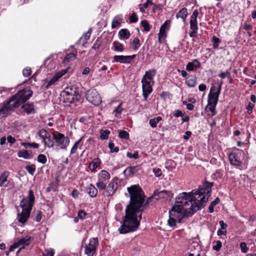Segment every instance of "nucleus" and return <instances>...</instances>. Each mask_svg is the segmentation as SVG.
<instances>
[{
    "label": "nucleus",
    "mask_w": 256,
    "mask_h": 256,
    "mask_svg": "<svg viewBox=\"0 0 256 256\" xmlns=\"http://www.w3.org/2000/svg\"><path fill=\"white\" fill-rule=\"evenodd\" d=\"M130 201L126 210L124 224L118 229L120 234H124L136 230L140 225L142 214L144 207V195L138 184L127 188Z\"/></svg>",
    "instance_id": "f257e3e1"
},
{
    "label": "nucleus",
    "mask_w": 256,
    "mask_h": 256,
    "mask_svg": "<svg viewBox=\"0 0 256 256\" xmlns=\"http://www.w3.org/2000/svg\"><path fill=\"white\" fill-rule=\"evenodd\" d=\"M208 197L201 190H194L190 193L182 192L176 198V204H180L189 216L204 208Z\"/></svg>",
    "instance_id": "f03ea898"
},
{
    "label": "nucleus",
    "mask_w": 256,
    "mask_h": 256,
    "mask_svg": "<svg viewBox=\"0 0 256 256\" xmlns=\"http://www.w3.org/2000/svg\"><path fill=\"white\" fill-rule=\"evenodd\" d=\"M34 200L32 190H29L28 197L24 198L20 202V206L22 208V212L18 215V222L24 224L27 221L30 217Z\"/></svg>",
    "instance_id": "7ed1b4c3"
},
{
    "label": "nucleus",
    "mask_w": 256,
    "mask_h": 256,
    "mask_svg": "<svg viewBox=\"0 0 256 256\" xmlns=\"http://www.w3.org/2000/svg\"><path fill=\"white\" fill-rule=\"evenodd\" d=\"M180 205V204H176H176L169 212V219L168 222V226L171 227L176 226V222H180L182 218L191 216L188 215L187 211L185 210L184 207Z\"/></svg>",
    "instance_id": "20e7f679"
},
{
    "label": "nucleus",
    "mask_w": 256,
    "mask_h": 256,
    "mask_svg": "<svg viewBox=\"0 0 256 256\" xmlns=\"http://www.w3.org/2000/svg\"><path fill=\"white\" fill-rule=\"evenodd\" d=\"M156 74V70L154 69L148 70L145 72L142 79V96L146 101L152 92V87L154 84V77Z\"/></svg>",
    "instance_id": "39448f33"
},
{
    "label": "nucleus",
    "mask_w": 256,
    "mask_h": 256,
    "mask_svg": "<svg viewBox=\"0 0 256 256\" xmlns=\"http://www.w3.org/2000/svg\"><path fill=\"white\" fill-rule=\"evenodd\" d=\"M32 91L29 88H24L18 91L10 100L14 106L17 108L28 100L32 95Z\"/></svg>",
    "instance_id": "423d86ee"
},
{
    "label": "nucleus",
    "mask_w": 256,
    "mask_h": 256,
    "mask_svg": "<svg viewBox=\"0 0 256 256\" xmlns=\"http://www.w3.org/2000/svg\"><path fill=\"white\" fill-rule=\"evenodd\" d=\"M52 138L56 145L62 149H66L70 142L69 138L58 132H54Z\"/></svg>",
    "instance_id": "0eeeda50"
},
{
    "label": "nucleus",
    "mask_w": 256,
    "mask_h": 256,
    "mask_svg": "<svg viewBox=\"0 0 256 256\" xmlns=\"http://www.w3.org/2000/svg\"><path fill=\"white\" fill-rule=\"evenodd\" d=\"M86 100L94 106H99L102 102V98L96 90H90L86 93Z\"/></svg>",
    "instance_id": "6e6552de"
},
{
    "label": "nucleus",
    "mask_w": 256,
    "mask_h": 256,
    "mask_svg": "<svg viewBox=\"0 0 256 256\" xmlns=\"http://www.w3.org/2000/svg\"><path fill=\"white\" fill-rule=\"evenodd\" d=\"M31 237L26 236L24 238L15 242L13 244L10 246V251H14L16 248L21 247V248H24L25 246H28L30 244Z\"/></svg>",
    "instance_id": "1a4fd4ad"
},
{
    "label": "nucleus",
    "mask_w": 256,
    "mask_h": 256,
    "mask_svg": "<svg viewBox=\"0 0 256 256\" xmlns=\"http://www.w3.org/2000/svg\"><path fill=\"white\" fill-rule=\"evenodd\" d=\"M16 108L9 100L6 102H4L0 108V118L6 117L11 111H13Z\"/></svg>",
    "instance_id": "9d476101"
},
{
    "label": "nucleus",
    "mask_w": 256,
    "mask_h": 256,
    "mask_svg": "<svg viewBox=\"0 0 256 256\" xmlns=\"http://www.w3.org/2000/svg\"><path fill=\"white\" fill-rule=\"evenodd\" d=\"M97 238H90L88 244L85 246V254L88 256H92L96 252V248L98 245Z\"/></svg>",
    "instance_id": "9b49d317"
},
{
    "label": "nucleus",
    "mask_w": 256,
    "mask_h": 256,
    "mask_svg": "<svg viewBox=\"0 0 256 256\" xmlns=\"http://www.w3.org/2000/svg\"><path fill=\"white\" fill-rule=\"evenodd\" d=\"M118 178H114L108 184L104 191L105 194L107 196H112L116 192L118 188Z\"/></svg>",
    "instance_id": "f8f14e48"
},
{
    "label": "nucleus",
    "mask_w": 256,
    "mask_h": 256,
    "mask_svg": "<svg viewBox=\"0 0 256 256\" xmlns=\"http://www.w3.org/2000/svg\"><path fill=\"white\" fill-rule=\"evenodd\" d=\"M172 197V194L167 190H162L154 192L152 198L156 200H160L162 202H164Z\"/></svg>",
    "instance_id": "ddd939ff"
},
{
    "label": "nucleus",
    "mask_w": 256,
    "mask_h": 256,
    "mask_svg": "<svg viewBox=\"0 0 256 256\" xmlns=\"http://www.w3.org/2000/svg\"><path fill=\"white\" fill-rule=\"evenodd\" d=\"M61 100L65 103L72 104L76 102H78L80 98V96L77 94L76 96L71 95L70 93L61 92L60 94Z\"/></svg>",
    "instance_id": "4468645a"
},
{
    "label": "nucleus",
    "mask_w": 256,
    "mask_h": 256,
    "mask_svg": "<svg viewBox=\"0 0 256 256\" xmlns=\"http://www.w3.org/2000/svg\"><path fill=\"white\" fill-rule=\"evenodd\" d=\"M136 55L132 56H114V61L116 62L129 64L136 58Z\"/></svg>",
    "instance_id": "2eb2a0df"
},
{
    "label": "nucleus",
    "mask_w": 256,
    "mask_h": 256,
    "mask_svg": "<svg viewBox=\"0 0 256 256\" xmlns=\"http://www.w3.org/2000/svg\"><path fill=\"white\" fill-rule=\"evenodd\" d=\"M10 176V172L8 171H4L0 176V186L7 187L10 183L8 178Z\"/></svg>",
    "instance_id": "dca6fc26"
},
{
    "label": "nucleus",
    "mask_w": 256,
    "mask_h": 256,
    "mask_svg": "<svg viewBox=\"0 0 256 256\" xmlns=\"http://www.w3.org/2000/svg\"><path fill=\"white\" fill-rule=\"evenodd\" d=\"M222 82H221L218 88L216 86H212L211 87L210 92L208 96L218 98L222 89Z\"/></svg>",
    "instance_id": "f3484780"
},
{
    "label": "nucleus",
    "mask_w": 256,
    "mask_h": 256,
    "mask_svg": "<svg viewBox=\"0 0 256 256\" xmlns=\"http://www.w3.org/2000/svg\"><path fill=\"white\" fill-rule=\"evenodd\" d=\"M190 28L192 32H190L189 34L190 37L194 38L196 36L198 32V21L190 20Z\"/></svg>",
    "instance_id": "a211bd4d"
},
{
    "label": "nucleus",
    "mask_w": 256,
    "mask_h": 256,
    "mask_svg": "<svg viewBox=\"0 0 256 256\" xmlns=\"http://www.w3.org/2000/svg\"><path fill=\"white\" fill-rule=\"evenodd\" d=\"M200 66V62L196 59L192 60V62H188L186 66V70L190 72Z\"/></svg>",
    "instance_id": "6ab92c4d"
},
{
    "label": "nucleus",
    "mask_w": 256,
    "mask_h": 256,
    "mask_svg": "<svg viewBox=\"0 0 256 256\" xmlns=\"http://www.w3.org/2000/svg\"><path fill=\"white\" fill-rule=\"evenodd\" d=\"M22 108L28 114L35 113V110L34 108V104L33 103L25 104L22 106Z\"/></svg>",
    "instance_id": "aec40b11"
},
{
    "label": "nucleus",
    "mask_w": 256,
    "mask_h": 256,
    "mask_svg": "<svg viewBox=\"0 0 256 256\" xmlns=\"http://www.w3.org/2000/svg\"><path fill=\"white\" fill-rule=\"evenodd\" d=\"M212 186V183L206 182L204 187L200 188L201 190V192H204L207 196L209 197L211 192V188Z\"/></svg>",
    "instance_id": "412c9836"
},
{
    "label": "nucleus",
    "mask_w": 256,
    "mask_h": 256,
    "mask_svg": "<svg viewBox=\"0 0 256 256\" xmlns=\"http://www.w3.org/2000/svg\"><path fill=\"white\" fill-rule=\"evenodd\" d=\"M78 88L74 86L67 87L62 92L70 93V94L76 96L77 94H80L78 90Z\"/></svg>",
    "instance_id": "4be33fe9"
},
{
    "label": "nucleus",
    "mask_w": 256,
    "mask_h": 256,
    "mask_svg": "<svg viewBox=\"0 0 256 256\" xmlns=\"http://www.w3.org/2000/svg\"><path fill=\"white\" fill-rule=\"evenodd\" d=\"M138 170V166L128 167L124 172V174L127 176H131L136 173Z\"/></svg>",
    "instance_id": "5701e85b"
},
{
    "label": "nucleus",
    "mask_w": 256,
    "mask_h": 256,
    "mask_svg": "<svg viewBox=\"0 0 256 256\" xmlns=\"http://www.w3.org/2000/svg\"><path fill=\"white\" fill-rule=\"evenodd\" d=\"M229 160L231 164L236 166H240L242 165V162L238 160L236 158L235 154H230L229 156Z\"/></svg>",
    "instance_id": "b1692460"
},
{
    "label": "nucleus",
    "mask_w": 256,
    "mask_h": 256,
    "mask_svg": "<svg viewBox=\"0 0 256 256\" xmlns=\"http://www.w3.org/2000/svg\"><path fill=\"white\" fill-rule=\"evenodd\" d=\"M186 83L189 87H194L196 84V78L194 76H190L186 80Z\"/></svg>",
    "instance_id": "393cba45"
},
{
    "label": "nucleus",
    "mask_w": 256,
    "mask_h": 256,
    "mask_svg": "<svg viewBox=\"0 0 256 256\" xmlns=\"http://www.w3.org/2000/svg\"><path fill=\"white\" fill-rule=\"evenodd\" d=\"M187 9L186 8H183L179 12L176 14V17L177 18H181L183 20L184 22L186 21V17L188 15Z\"/></svg>",
    "instance_id": "a878e982"
},
{
    "label": "nucleus",
    "mask_w": 256,
    "mask_h": 256,
    "mask_svg": "<svg viewBox=\"0 0 256 256\" xmlns=\"http://www.w3.org/2000/svg\"><path fill=\"white\" fill-rule=\"evenodd\" d=\"M88 192L90 197L94 198L97 195L98 190L93 184H90L88 186Z\"/></svg>",
    "instance_id": "bb28decb"
},
{
    "label": "nucleus",
    "mask_w": 256,
    "mask_h": 256,
    "mask_svg": "<svg viewBox=\"0 0 256 256\" xmlns=\"http://www.w3.org/2000/svg\"><path fill=\"white\" fill-rule=\"evenodd\" d=\"M18 155V157L23 158L24 159H30L32 157L30 153L28 150H24L19 151Z\"/></svg>",
    "instance_id": "cd10ccee"
},
{
    "label": "nucleus",
    "mask_w": 256,
    "mask_h": 256,
    "mask_svg": "<svg viewBox=\"0 0 256 256\" xmlns=\"http://www.w3.org/2000/svg\"><path fill=\"white\" fill-rule=\"evenodd\" d=\"M118 35L120 38L128 39L130 34V32L127 29H122L118 32Z\"/></svg>",
    "instance_id": "c85d7f7f"
},
{
    "label": "nucleus",
    "mask_w": 256,
    "mask_h": 256,
    "mask_svg": "<svg viewBox=\"0 0 256 256\" xmlns=\"http://www.w3.org/2000/svg\"><path fill=\"white\" fill-rule=\"evenodd\" d=\"M110 174L105 170H102L100 171L98 174V179L101 180H106L110 178Z\"/></svg>",
    "instance_id": "c756f323"
},
{
    "label": "nucleus",
    "mask_w": 256,
    "mask_h": 256,
    "mask_svg": "<svg viewBox=\"0 0 256 256\" xmlns=\"http://www.w3.org/2000/svg\"><path fill=\"white\" fill-rule=\"evenodd\" d=\"M38 135L42 138L43 142H45L47 138L50 137V134L44 129H42L38 132Z\"/></svg>",
    "instance_id": "7c9ffc66"
},
{
    "label": "nucleus",
    "mask_w": 256,
    "mask_h": 256,
    "mask_svg": "<svg viewBox=\"0 0 256 256\" xmlns=\"http://www.w3.org/2000/svg\"><path fill=\"white\" fill-rule=\"evenodd\" d=\"M114 48V50L116 52H122L124 50V45L119 42H114L112 44Z\"/></svg>",
    "instance_id": "2f4dec72"
},
{
    "label": "nucleus",
    "mask_w": 256,
    "mask_h": 256,
    "mask_svg": "<svg viewBox=\"0 0 256 256\" xmlns=\"http://www.w3.org/2000/svg\"><path fill=\"white\" fill-rule=\"evenodd\" d=\"M122 20V18L120 16H115L112 21V28H115L120 25V21H121Z\"/></svg>",
    "instance_id": "473e14b6"
},
{
    "label": "nucleus",
    "mask_w": 256,
    "mask_h": 256,
    "mask_svg": "<svg viewBox=\"0 0 256 256\" xmlns=\"http://www.w3.org/2000/svg\"><path fill=\"white\" fill-rule=\"evenodd\" d=\"M216 106H213L212 104H208L206 107V110L207 112H210V114H209V116H214L216 114Z\"/></svg>",
    "instance_id": "72a5a7b5"
},
{
    "label": "nucleus",
    "mask_w": 256,
    "mask_h": 256,
    "mask_svg": "<svg viewBox=\"0 0 256 256\" xmlns=\"http://www.w3.org/2000/svg\"><path fill=\"white\" fill-rule=\"evenodd\" d=\"M92 33V28H90L88 31L83 34L82 37L80 38L79 42L84 40V42H86L90 38V35Z\"/></svg>",
    "instance_id": "f704fd0d"
},
{
    "label": "nucleus",
    "mask_w": 256,
    "mask_h": 256,
    "mask_svg": "<svg viewBox=\"0 0 256 256\" xmlns=\"http://www.w3.org/2000/svg\"><path fill=\"white\" fill-rule=\"evenodd\" d=\"M96 186L99 190H106V184L104 182L103 180H101V179H98Z\"/></svg>",
    "instance_id": "c9c22d12"
},
{
    "label": "nucleus",
    "mask_w": 256,
    "mask_h": 256,
    "mask_svg": "<svg viewBox=\"0 0 256 256\" xmlns=\"http://www.w3.org/2000/svg\"><path fill=\"white\" fill-rule=\"evenodd\" d=\"M83 136H82L80 139L77 140L74 144L70 150V154H74L76 152L78 147L80 143L81 142L82 140L83 139Z\"/></svg>",
    "instance_id": "e433bc0d"
},
{
    "label": "nucleus",
    "mask_w": 256,
    "mask_h": 256,
    "mask_svg": "<svg viewBox=\"0 0 256 256\" xmlns=\"http://www.w3.org/2000/svg\"><path fill=\"white\" fill-rule=\"evenodd\" d=\"M110 131L109 130H103L100 131V138L102 140H107L108 138Z\"/></svg>",
    "instance_id": "4c0bfd02"
},
{
    "label": "nucleus",
    "mask_w": 256,
    "mask_h": 256,
    "mask_svg": "<svg viewBox=\"0 0 256 256\" xmlns=\"http://www.w3.org/2000/svg\"><path fill=\"white\" fill-rule=\"evenodd\" d=\"M76 54L70 53L66 55L64 61L69 62L70 60H74L76 58Z\"/></svg>",
    "instance_id": "58836bf2"
},
{
    "label": "nucleus",
    "mask_w": 256,
    "mask_h": 256,
    "mask_svg": "<svg viewBox=\"0 0 256 256\" xmlns=\"http://www.w3.org/2000/svg\"><path fill=\"white\" fill-rule=\"evenodd\" d=\"M140 46V40L138 38H136L134 39L132 42V48L134 50H138Z\"/></svg>",
    "instance_id": "ea45409f"
},
{
    "label": "nucleus",
    "mask_w": 256,
    "mask_h": 256,
    "mask_svg": "<svg viewBox=\"0 0 256 256\" xmlns=\"http://www.w3.org/2000/svg\"><path fill=\"white\" fill-rule=\"evenodd\" d=\"M118 136L120 138H124L126 140H128L129 138L128 133L126 131L123 130L120 131Z\"/></svg>",
    "instance_id": "a19ab883"
},
{
    "label": "nucleus",
    "mask_w": 256,
    "mask_h": 256,
    "mask_svg": "<svg viewBox=\"0 0 256 256\" xmlns=\"http://www.w3.org/2000/svg\"><path fill=\"white\" fill-rule=\"evenodd\" d=\"M44 143L45 146H48V148H52L54 146L55 142L53 140L51 139L50 136L48 138H47L45 142H44Z\"/></svg>",
    "instance_id": "79ce46f5"
},
{
    "label": "nucleus",
    "mask_w": 256,
    "mask_h": 256,
    "mask_svg": "<svg viewBox=\"0 0 256 256\" xmlns=\"http://www.w3.org/2000/svg\"><path fill=\"white\" fill-rule=\"evenodd\" d=\"M108 148L111 152H118L119 150V148L117 146H115L114 144L112 142H109Z\"/></svg>",
    "instance_id": "37998d69"
},
{
    "label": "nucleus",
    "mask_w": 256,
    "mask_h": 256,
    "mask_svg": "<svg viewBox=\"0 0 256 256\" xmlns=\"http://www.w3.org/2000/svg\"><path fill=\"white\" fill-rule=\"evenodd\" d=\"M26 169L28 172L32 175H33L36 171V166L34 164L27 166Z\"/></svg>",
    "instance_id": "c03bdc74"
},
{
    "label": "nucleus",
    "mask_w": 256,
    "mask_h": 256,
    "mask_svg": "<svg viewBox=\"0 0 256 256\" xmlns=\"http://www.w3.org/2000/svg\"><path fill=\"white\" fill-rule=\"evenodd\" d=\"M47 160L46 157L43 154H40L38 156V161L42 164L46 163Z\"/></svg>",
    "instance_id": "a18cd8bd"
},
{
    "label": "nucleus",
    "mask_w": 256,
    "mask_h": 256,
    "mask_svg": "<svg viewBox=\"0 0 256 256\" xmlns=\"http://www.w3.org/2000/svg\"><path fill=\"white\" fill-rule=\"evenodd\" d=\"M218 98L208 96V104L216 106L218 102Z\"/></svg>",
    "instance_id": "49530a36"
},
{
    "label": "nucleus",
    "mask_w": 256,
    "mask_h": 256,
    "mask_svg": "<svg viewBox=\"0 0 256 256\" xmlns=\"http://www.w3.org/2000/svg\"><path fill=\"white\" fill-rule=\"evenodd\" d=\"M58 79L59 78L58 76H56V74L50 80H48V85L46 86V88H48L49 86L53 84L56 81H58Z\"/></svg>",
    "instance_id": "de8ad7c7"
},
{
    "label": "nucleus",
    "mask_w": 256,
    "mask_h": 256,
    "mask_svg": "<svg viewBox=\"0 0 256 256\" xmlns=\"http://www.w3.org/2000/svg\"><path fill=\"white\" fill-rule=\"evenodd\" d=\"M141 23L145 31L148 32L150 30V27L148 22L146 20L142 21Z\"/></svg>",
    "instance_id": "09e8293b"
},
{
    "label": "nucleus",
    "mask_w": 256,
    "mask_h": 256,
    "mask_svg": "<svg viewBox=\"0 0 256 256\" xmlns=\"http://www.w3.org/2000/svg\"><path fill=\"white\" fill-rule=\"evenodd\" d=\"M122 110V108L121 106V104H120L115 108L113 113L116 116H118L121 114Z\"/></svg>",
    "instance_id": "8fccbe9b"
},
{
    "label": "nucleus",
    "mask_w": 256,
    "mask_h": 256,
    "mask_svg": "<svg viewBox=\"0 0 256 256\" xmlns=\"http://www.w3.org/2000/svg\"><path fill=\"white\" fill-rule=\"evenodd\" d=\"M128 157L130 158L137 159L138 158V151H135L133 154L130 152H128L126 154Z\"/></svg>",
    "instance_id": "3c124183"
},
{
    "label": "nucleus",
    "mask_w": 256,
    "mask_h": 256,
    "mask_svg": "<svg viewBox=\"0 0 256 256\" xmlns=\"http://www.w3.org/2000/svg\"><path fill=\"white\" fill-rule=\"evenodd\" d=\"M101 45V42L99 38H98L94 42L92 48L95 50H98Z\"/></svg>",
    "instance_id": "603ef678"
},
{
    "label": "nucleus",
    "mask_w": 256,
    "mask_h": 256,
    "mask_svg": "<svg viewBox=\"0 0 256 256\" xmlns=\"http://www.w3.org/2000/svg\"><path fill=\"white\" fill-rule=\"evenodd\" d=\"M240 248L241 250L244 253H246L248 250V248L246 244L244 242H242L240 244Z\"/></svg>",
    "instance_id": "864d4df0"
},
{
    "label": "nucleus",
    "mask_w": 256,
    "mask_h": 256,
    "mask_svg": "<svg viewBox=\"0 0 256 256\" xmlns=\"http://www.w3.org/2000/svg\"><path fill=\"white\" fill-rule=\"evenodd\" d=\"M86 212L84 210H80L78 212V216L80 219L84 220L86 218Z\"/></svg>",
    "instance_id": "5fc2aeb1"
},
{
    "label": "nucleus",
    "mask_w": 256,
    "mask_h": 256,
    "mask_svg": "<svg viewBox=\"0 0 256 256\" xmlns=\"http://www.w3.org/2000/svg\"><path fill=\"white\" fill-rule=\"evenodd\" d=\"M32 71L30 68H26L23 70L22 74L25 77H28L31 74Z\"/></svg>",
    "instance_id": "6e6d98bb"
},
{
    "label": "nucleus",
    "mask_w": 256,
    "mask_h": 256,
    "mask_svg": "<svg viewBox=\"0 0 256 256\" xmlns=\"http://www.w3.org/2000/svg\"><path fill=\"white\" fill-rule=\"evenodd\" d=\"M54 251L53 249L50 248L45 250L43 253V256H54Z\"/></svg>",
    "instance_id": "4d7b16f0"
},
{
    "label": "nucleus",
    "mask_w": 256,
    "mask_h": 256,
    "mask_svg": "<svg viewBox=\"0 0 256 256\" xmlns=\"http://www.w3.org/2000/svg\"><path fill=\"white\" fill-rule=\"evenodd\" d=\"M222 246V242L220 240H218L216 242V244L213 246V249L216 252H218Z\"/></svg>",
    "instance_id": "13d9d810"
},
{
    "label": "nucleus",
    "mask_w": 256,
    "mask_h": 256,
    "mask_svg": "<svg viewBox=\"0 0 256 256\" xmlns=\"http://www.w3.org/2000/svg\"><path fill=\"white\" fill-rule=\"evenodd\" d=\"M138 21V18L136 17V14L134 12L130 16V23H135Z\"/></svg>",
    "instance_id": "bf43d9fd"
},
{
    "label": "nucleus",
    "mask_w": 256,
    "mask_h": 256,
    "mask_svg": "<svg viewBox=\"0 0 256 256\" xmlns=\"http://www.w3.org/2000/svg\"><path fill=\"white\" fill-rule=\"evenodd\" d=\"M230 72L229 70H227L225 72H221L219 74V76L222 78H224L226 77L230 78Z\"/></svg>",
    "instance_id": "052dcab7"
},
{
    "label": "nucleus",
    "mask_w": 256,
    "mask_h": 256,
    "mask_svg": "<svg viewBox=\"0 0 256 256\" xmlns=\"http://www.w3.org/2000/svg\"><path fill=\"white\" fill-rule=\"evenodd\" d=\"M212 39L214 40L213 47L216 48L218 46L219 44L220 43V40L216 36H214Z\"/></svg>",
    "instance_id": "680f3d73"
},
{
    "label": "nucleus",
    "mask_w": 256,
    "mask_h": 256,
    "mask_svg": "<svg viewBox=\"0 0 256 256\" xmlns=\"http://www.w3.org/2000/svg\"><path fill=\"white\" fill-rule=\"evenodd\" d=\"M152 171L154 176L156 177L160 176L162 174V170L160 168H154L153 169Z\"/></svg>",
    "instance_id": "e2e57ef3"
},
{
    "label": "nucleus",
    "mask_w": 256,
    "mask_h": 256,
    "mask_svg": "<svg viewBox=\"0 0 256 256\" xmlns=\"http://www.w3.org/2000/svg\"><path fill=\"white\" fill-rule=\"evenodd\" d=\"M170 20H166L160 26V30L162 31H166V29L168 25L170 24Z\"/></svg>",
    "instance_id": "0e129e2a"
},
{
    "label": "nucleus",
    "mask_w": 256,
    "mask_h": 256,
    "mask_svg": "<svg viewBox=\"0 0 256 256\" xmlns=\"http://www.w3.org/2000/svg\"><path fill=\"white\" fill-rule=\"evenodd\" d=\"M198 15V11L197 10H194L190 17V20H197Z\"/></svg>",
    "instance_id": "69168bd1"
},
{
    "label": "nucleus",
    "mask_w": 256,
    "mask_h": 256,
    "mask_svg": "<svg viewBox=\"0 0 256 256\" xmlns=\"http://www.w3.org/2000/svg\"><path fill=\"white\" fill-rule=\"evenodd\" d=\"M254 104L252 103H251V102H249L247 107H246V110H247V112H248L250 114L252 112V108H254Z\"/></svg>",
    "instance_id": "338daca9"
},
{
    "label": "nucleus",
    "mask_w": 256,
    "mask_h": 256,
    "mask_svg": "<svg viewBox=\"0 0 256 256\" xmlns=\"http://www.w3.org/2000/svg\"><path fill=\"white\" fill-rule=\"evenodd\" d=\"M68 68H66L65 70H60V72H58L56 75L58 76L59 78H61L62 76L64 75L68 71Z\"/></svg>",
    "instance_id": "774afa93"
}]
</instances>
